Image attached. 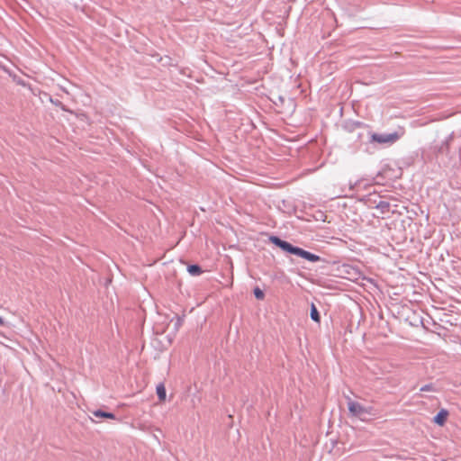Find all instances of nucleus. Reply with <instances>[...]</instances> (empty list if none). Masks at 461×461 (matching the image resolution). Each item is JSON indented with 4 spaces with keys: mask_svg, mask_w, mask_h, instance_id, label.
<instances>
[{
    "mask_svg": "<svg viewBox=\"0 0 461 461\" xmlns=\"http://www.w3.org/2000/svg\"><path fill=\"white\" fill-rule=\"evenodd\" d=\"M269 241L272 244L276 245V247L280 248L282 250H284L289 254H293V255H295L302 258H304L310 262L315 263V262L321 261V258L320 256L313 254L310 251L304 250L302 248L294 246L291 243L281 240L277 236H274V235L270 236Z\"/></svg>",
    "mask_w": 461,
    "mask_h": 461,
    "instance_id": "nucleus-1",
    "label": "nucleus"
},
{
    "mask_svg": "<svg viewBox=\"0 0 461 461\" xmlns=\"http://www.w3.org/2000/svg\"><path fill=\"white\" fill-rule=\"evenodd\" d=\"M349 414L352 417L358 418L359 420L366 421L369 417L376 415V410L373 406H364L361 403L348 398L347 402Z\"/></svg>",
    "mask_w": 461,
    "mask_h": 461,
    "instance_id": "nucleus-2",
    "label": "nucleus"
},
{
    "mask_svg": "<svg viewBox=\"0 0 461 461\" xmlns=\"http://www.w3.org/2000/svg\"><path fill=\"white\" fill-rule=\"evenodd\" d=\"M404 135V130L400 129L399 131L392 133H370V142H376L381 145H393L399 140Z\"/></svg>",
    "mask_w": 461,
    "mask_h": 461,
    "instance_id": "nucleus-3",
    "label": "nucleus"
},
{
    "mask_svg": "<svg viewBox=\"0 0 461 461\" xmlns=\"http://www.w3.org/2000/svg\"><path fill=\"white\" fill-rule=\"evenodd\" d=\"M363 200L368 207L375 208V205H377L378 201L382 200V199H381V196L377 193L374 192V193H370L367 195H366Z\"/></svg>",
    "mask_w": 461,
    "mask_h": 461,
    "instance_id": "nucleus-4",
    "label": "nucleus"
},
{
    "mask_svg": "<svg viewBox=\"0 0 461 461\" xmlns=\"http://www.w3.org/2000/svg\"><path fill=\"white\" fill-rule=\"evenodd\" d=\"M447 415L448 411L445 409H441L433 418V421L439 426H443L447 420Z\"/></svg>",
    "mask_w": 461,
    "mask_h": 461,
    "instance_id": "nucleus-5",
    "label": "nucleus"
},
{
    "mask_svg": "<svg viewBox=\"0 0 461 461\" xmlns=\"http://www.w3.org/2000/svg\"><path fill=\"white\" fill-rule=\"evenodd\" d=\"M375 208L379 210L382 214L388 213L390 211V203L384 200H379Z\"/></svg>",
    "mask_w": 461,
    "mask_h": 461,
    "instance_id": "nucleus-6",
    "label": "nucleus"
},
{
    "mask_svg": "<svg viewBox=\"0 0 461 461\" xmlns=\"http://www.w3.org/2000/svg\"><path fill=\"white\" fill-rule=\"evenodd\" d=\"M93 415L96 418H106V419H115V415L113 413V412H108V411H102V410H96V411H94L93 412Z\"/></svg>",
    "mask_w": 461,
    "mask_h": 461,
    "instance_id": "nucleus-7",
    "label": "nucleus"
},
{
    "mask_svg": "<svg viewBox=\"0 0 461 461\" xmlns=\"http://www.w3.org/2000/svg\"><path fill=\"white\" fill-rule=\"evenodd\" d=\"M187 271L191 276H197L203 273V270L199 265L194 264L187 267Z\"/></svg>",
    "mask_w": 461,
    "mask_h": 461,
    "instance_id": "nucleus-8",
    "label": "nucleus"
},
{
    "mask_svg": "<svg viewBox=\"0 0 461 461\" xmlns=\"http://www.w3.org/2000/svg\"><path fill=\"white\" fill-rule=\"evenodd\" d=\"M156 392H157V395H158V398L160 400V401H165L166 400V388H165V385L164 384L160 383L157 385V388H156Z\"/></svg>",
    "mask_w": 461,
    "mask_h": 461,
    "instance_id": "nucleus-9",
    "label": "nucleus"
},
{
    "mask_svg": "<svg viewBox=\"0 0 461 461\" xmlns=\"http://www.w3.org/2000/svg\"><path fill=\"white\" fill-rule=\"evenodd\" d=\"M451 139V136H449L447 139L443 140L440 145L438 148V153H447L449 149V140Z\"/></svg>",
    "mask_w": 461,
    "mask_h": 461,
    "instance_id": "nucleus-10",
    "label": "nucleus"
},
{
    "mask_svg": "<svg viewBox=\"0 0 461 461\" xmlns=\"http://www.w3.org/2000/svg\"><path fill=\"white\" fill-rule=\"evenodd\" d=\"M310 316H311V319L312 321H314L315 322H320L321 316H320V313H319L316 306L313 303H312V306H311Z\"/></svg>",
    "mask_w": 461,
    "mask_h": 461,
    "instance_id": "nucleus-11",
    "label": "nucleus"
},
{
    "mask_svg": "<svg viewBox=\"0 0 461 461\" xmlns=\"http://www.w3.org/2000/svg\"><path fill=\"white\" fill-rule=\"evenodd\" d=\"M253 294L258 300H263L265 297L264 292L259 287L254 288Z\"/></svg>",
    "mask_w": 461,
    "mask_h": 461,
    "instance_id": "nucleus-12",
    "label": "nucleus"
},
{
    "mask_svg": "<svg viewBox=\"0 0 461 461\" xmlns=\"http://www.w3.org/2000/svg\"><path fill=\"white\" fill-rule=\"evenodd\" d=\"M420 392H436L437 389L433 384H428L420 387Z\"/></svg>",
    "mask_w": 461,
    "mask_h": 461,
    "instance_id": "nucleus-13",
    "label": "nucleus"
},
{
    "mask_svg": "<svg viewBox=\"0 0 461 461\" xmlns=\"http://www.w3.org/2000/svg\"><path fill=\"white\" fill-rule=\"evenodd\" d=\"M50 102L60 107L63 111L68 112V110L66 108V106L58 99H53L52 97L50 98Z\"/></svg>",
    "mask_w": 461,
    "mask_h": 461,
    "instance_id": "nucleus-14",
    "label": "nucleus"
},
{
    "mask_svg": "<svg viewBox=\"0 0 461 461\" xmlns=\"http://www.w3.org/2000/svg\"><path fill=\"white\" fill-rule=\"evenodd\" d=\"M5 324L4 319L0 316V326H3Z\"/></svg>",
    "mask_w": 461,
    "mask_h": 461,
    "instance_id": "nucleus-15",
    "label": "nucleus"
},
{
    "mask_svg": "<svg viewBox=\"0 0 461 461\" xmlns=\"http://www.w3.org/2000/svg\"><path fill=\"white\" fill-rule=\"evenodd\" d=\"M358 185L357 182H355L354 185H351V188H354L355 186H357Z\"/></svg>",
    "mask_w": 461,
    "mask_h": 461,
    "instance_id": "nucleus-16",
    "label": "nucleus"
},
{
    "mask_svg": "<svg viewBox=\"0 0 461 461\" xmlns=\"http://www.w3.org/2000/svg\"><path fill=\"white\" fill-rule=\"evenodd\" d=\"M357 126H360L361 125V122H357L355 123Z\"/></svg>",
    "mask_w": 461,
    "mask_h": 461,
    "instance_id": "nucleus-17",
    "label": "nucleus"
}]
</instances>
